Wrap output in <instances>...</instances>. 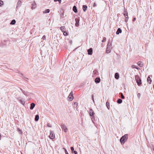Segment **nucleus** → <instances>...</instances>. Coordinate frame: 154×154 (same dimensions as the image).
I'll use <instances>...</instances> for the list:
<instances>
[{
  "mask_svg": "<svg viewBox=\"0 0 154 154\" xmlns=\"http://www.w3.org/2000/svg\"><path fill=\"white\" fill-rule=\"evenodd\" d=\"M94 74H95V73H96V71H94Z\"/></svg>",
  "mask_w": 154,
  "mask_h": 154,
  "instance_id": "obj_48",
  "label": "nucleus"
},
{
  "mask_svg": "<svg viewBox=\"0 0 154 154\" xmlns=\"http://www.w3.org/2000/svg\"><path fill=\"white\" fill-rule=\"evenodd\" d=\"M122 100L121 99H119L117 101V102L119 103L120 104L122 102Z\"/></svg>",
  "mask_w": 154,
  "mask_h": 154,
  "instance_id": "obj_25",
  "label": "nucleus"
},
{
  "mask_svg": "<svg viewBox=\"0 0 154 154\" xmlns=\"http://www.w3.org/2000/svg\"><path fill=\"white\" fill-rule=\"evenodd\" d=\"M20 90H21V91H22V93L23 92V91H23L22 89L20 88Z\"/></svg>",
  "mask_w": 154,
  "mask_h": 154,
  "instance_id": "obj_46",
  "label": "nucleus"
},
{
  "mask_svg": "<svg viewBox=\"0 0 154 154\" xmlns=\"http://www.w3.org/2000/svg\"><path fill=\"white\" fill-rule=\"evenodd\" d=\"M147 81L149 82V84H150L152 82V80L149 76H148L147 78Z\"/></svg>",
  "mask_w": 154,
  "mask_h": 154,
  "instance_id": "obj_23",
  "label": "nucleus"
},
{
  "mask_svg": "<svg viewBox=\"0 0 154 154\" xmlns=\"http://www.w3.org/2000/svg\"><path fill=\"white\" fill-rule=\"evenodd\" d=\"M128 134H125L122 136L120 139V141L122 144H124L127 140L128 138Z\"/></svg>",
  "mask_w": 154,
  "mask_h": 154,
  "instance_id": "obj_1",
  "label": "nucleus"
},
{
  "mask_svg": "<svg viewBox=\"0 0 154 154\" xmlns=\"http://www.w3.org/2000/svg\"><path fill=\"white\" fill-rule=\"evenodd\" d=\"M106 37H103V40H102V42H105L106 41Z\"/></svg>",
  "mask_w": 154,
  "mask_h": 154,
  "instance_id": "obj_33",
  "label": "nucleus"
},
{
  "mask_svg": "<svg viewBox=\"0 0 154 154\" xmlns=\"http://www.w3.org/2000/svg\"><path fill=\"white\" fill-rule=\"evenodd\" d=\"M19 102L22 105H24L25 104V102L22 99H20L19 100Z\"/></svg>",
  "mask_w": 154,
  "mask_h": 154,
  "instance_id": "obj_24",
  "label": "nucleus"
},
{
  "mask_svg": "<svg viewBox=\"0 0 154 154\" xmlns=\"http://www.w3.org/2000/svg\"><path fill=\"white\" fill-rule=\"evenodd\" d=\"M136 20V18H134L133 19V21H135Z\"/></svg>",
  "mask_w": 154,
  "mask_h": 154,
  "instance_id": "obj_45",
  "label": "nucleus"
},
{
  "mask_svg": "<svg viewBox=\"0 0 154 154\" xmlns=\"http://www.w3.org/2000/svg\"><path fill=\"white\" fill-rule=\"evenodd\" d=\"M23 94L26 96H28L29 95V93L28 92L25 91H23Z\"/></svg>",
  "mask_w": 154,
  "mask_h": 154,
  "instance_id": "obj_30",
  "label": "nucleus"
},
{
  "mask_svg": "<svg viewBox=\"0 0 154 154\" xmlns=\"http://www.w3.org/2000/svg\"><path fill=\"white\" fill-rule=\"evenodd\" d=\"M74 104L76 106V107H77L78 106V103L76 102L74 103Z\"/></svg>",
  "mask_w": 154,
  "mask_h": 154,
  "instance_id": "obj_42",
  "label": "nucleus"
},
{
  "mask_svg": "<svg viewBox=\"0 0 154 154\" xmlns=\"http://www.w3.org/2000/svg\"><path fill=\"white\" fill-rule=\"evenodd\" d=\"M121 98L122 99H124L125 98V97L123 95L122 93H121Z\"/></svg>",
  "mask_w": 154,
  "mask_h": 154,
  "instance_id": "obj_32",
  "label": "nucleus"
},
{
  "mask_svg": "<svg viewBox=\"0 0 154 154\" xmlns=\"http://www.w3.org/2000/svg\"><path fill=\"white\" fill-rule=\"evenodd\" d=\"M49 137L51 139H53L54 138L55 135L53 131H50Z\"/></svg>",
  "mask_w": 154,
  "mask_h": 154,
  "instance_id": "obj_4",
  "label": "nucleus"
},
{
  "mask_svg": "<svg viewBox=\"0 0 154 154\" xmlns=\"http://www.w3.org/2000/svg\"><path fill=\"white\" fill-rule=\"evenodd\" d=\"M60 29L63 32L65 30L66 28L64 26H62L60 27Z\"/></svg>",
  "mask_w": 154,
  "mask_h": 154,
  "instance_id": "obj_15",
  "label": "nucleus"
},
{
  "mask_svg": "<svg viewBox=\"0 0 154 154\" xmlns=\"http://www.w3.org/2000/svg\"><path fill=\"white\" fill-rule=\"evenodd\" d=\"M115 78L118 79L119 78V75L118 73H116L115 74Z\"/></svg>",
  "mask_w": 154,
  "mask_h": 154,
  "instance_id": "obj_16",
  "label": "nucleus"
},
{
  "mask_svg": "<svg viewBox=\"0 0 154 154\" xmlns=\"http://www.w3.org/2000/svg\"><path fill=\"white\" fill-rule=\"evenodd\" d=\"M70 42L71 43V44L72 43V41H70Z\"/></svg>",
  "mask_w": 154,
  "mask_h": 154,
  "instance_id": "obj_50",
  "label": "nucleus"
},
{
  "mask_svg": "<svg viewBox=\"0 0 154 154\" xmlns=\"http://www.w3.org/2000/svg\"><path fill=\"white\" fill-rule=\"evenodd\" d=\"M122 31L121 29L120 28H118L116 32V34L118 35L119 33H120L122 32Z\"/></svg>",
  "mask_w": 154,
  "mask_h": 154,
  "instance_id": "obj_13",
  "label": "nucleus"
},
{
  "mask_svg": "<svg viewBox=\"0 0 154 154\" xmlns=\"http://www.w3.org/2000/svg\"><path fill=\"white\" fill-rule=\"evenodd\" d=\"M68 97L70 101H71L73 100V95L72 94V91H71Z\"/></svg>",
  "mask_w": 154,
  "mask_h": 154,
  "instance_id": "obj_6",
  "label": "nucleus"
},
{
  "mask_svg": "<svg viewBox=\"0 0 154 154\" xmlns=\"http://www.w3.org/2000/svg\"><path fill=\"white\" fill-rule=\"evenodd\" d=\"M153 89H154V85H153Z\"/></svg>",
  "mask_w": 154,
  "mask_h": 154,
  "instance_id": "obj_49",
  "label": "nucleus"
},
{
  "mask_svg": "<svg viewBox=\"0 0 154 154\" xmlns=\"http://www.w3.org/2000/svg\"><path fill=\"white\" fill-rule=\"evenodd\" d=\"M35 104L34 103H31L30 104V109L31 110H32L35 107Z\"/></svg>",
  "mask_w": 154,
  "mask_h": 154,
  "instance_id": "obj_12",
  "label": "nucleus"
},
{
  "mask_svg": "<svg viewBox=\"0 0 154 154\" xmlns=\"http://www.w3.org/2000/svg\"><path fill=\"white\" fill-rule=\"evenodd\" d=\"M128 19H127V18H126V19H125V21L126 22H127V21H128Z\"/></svg>",
  "mask_w": 154,
  "mask_h": 154,
  "instance_id": "obj_47",
  "label": "nucleus"
},
{
  "mask_svg": "<svg viewBox=\"0 0 154 154\" xmlns=\"http://www.w3.org/2000/svg\"><path fill=\"white\" fill-rule=\"evenodd\" d=\"M97 6V5L96 3H94L93 4V7H95Z\"/></svg>",
  "mask_w": 154,
  "mask_h": 154,
  "instance_id": "obj_41",
  "label": "nucleus"
},
{
  "mask_svg": "<svg viewBox=\"0 0 154 154\" xmlns=\"http://www.w3.org/2000/svg\"><path fill=\"white\" fill-rule=\"evenodd\" d=\"M73 11L75 13H77L78 11L77 8L75 6H73L72 8Z\"/></svg>",
  "mask_w": 154,
  "mask_h": 154,
  "instance_id": "obj_14",
  "label": "nucleus"
},
{
  "mask_svg": "<svg viewBox=\"0 0 154 154\" xmlns=\"http://www.w3.org/2000/svg\"><path fill=\"white\" fill-rule=\"evenodd\" d=\"M61 127L63 130L64 132H66L67 131L68 129L64 124H62Z\"/></svg>",
  "mask_w": 154,
  "mask_h": 154,
  "instance_id": "obj_5",
  "label": "nucleus"
},
{
  "mask_svg": "<svg viewBox=\"0 0 154 154\" xmlns=\"http://www.w3.org/2000/svg\"><path fill=\"white\" fill-rule=\"evenodd\" d=\"M63 149H64L65 150V153L66 154H69L67 151L66 150V149L65 148H63Z\"/></svg>",
  "mask_w": 154,
  "mask_h": 154,
  "instance_id": "obj_35",
  "label": "nucleus"
},
{
  "mask_svg": "<svg viewBox=\"0 0 154 154\" xmlns=\"http://www.w3.org/2000/svg\"><path fill=\"white\" fill-rule=\"evenodd\" d=\"M63 32V35L64 36H67L68 35V33L66 32L65 31L64 32Z\"/></svg>",
  "mask_w": 154,
  "mask_h": 154,
  "instance_id": "obj_31",
  "label": "nucleus"
},
{
  "mask_svg": "<svg viewBox=\"0 0 154 154\" xmlns=\"http://www.w3.org/2000/svg\"><path fill=\"white\" fill-rule=\"evenodd\" d=\"M42 39L43 40H45L46 39V36L45 35L43 36Z\"/></svg>",
  "mask_w": 154,
  "mask_h": 154,
  "instance_id": "obj_38",
  "label": "nucleus"
},
{
  "mask_svg": "<svg viewBox=\"0 0 154 154\" xmlns=\"http://www.w3.org/2000/svg\"><path fill=\"white\" fill-rule=\"evenodd\" d=\"M100 78L97 77L95 79L94 81L96 83H99L100 82Z\"/></svg>",
  "mask_w": 154,
  "mask_h": 154,
  "instance_id": "obj_10",
  "label": "nucleus"
},
{
  "mask_svg": "<svg viewBox=\"0 0 154 154\" xmlns=\"http://www.w3.org/2000/svg\"><path fill=\"white\" fill-rule=\"evenodd\" d=\"M3 2L2 1H0V6H2L3 5Z\"/></svg>",
  "mask_w": 154,
  "mask_h": 154,
  "instance_id": "obj_34",
  "label": "nucleus"
},
{
  "mask_svg": "<svg viewBox=\"0 0 154 154\" xmlns=\"http://www.w3.org/2000/svg\"><path fill=\"white\" fill-rule=\"evenodd\" d=\"M50 10L49 9H47L45 10V11L43 12V13H49L50 12Z\"/></svg>",
  "mask_w": 154,
  "mask_h": 154,
  "instance_id": "obj_27",
  "label": "nucleus"
},
{
  "mask_svg": "<svg viewBox=\"0 0 154 154\" xmlns=\"http://www.w3.org/2000/svg\"><path fill=\"white\" fill-rule=\"evenodd\" d=\"M124 15L126 18H128V16L127 12L125 11L124 13Z\"/></svg>",
  "mask_w": 154,
  "mask_h": 154,
  "instance_id": "obj_19",
  "label": "nucleus"
},
{
  "mask_svg": "<svg viewBox=\"0 0 154 154\" xmlns=\"http://www.w3.org/2000/svg\"><path fill=\"white\" fill-rule=\"evenodd\" d=\"M17 131H18L20 134H22V131L21 129H20L19 128H17Z\"/></svg>",
  "mask_w": 154,
  "mask_h": 154,
  "instance_id": "obj_29",
  "label": "nucleus"
},
{
  "mask_svg": "<svg viewBox=\"0 0 154 154\" xmlns=\"http://www.w3.org/2000/svg\"><path fill=\"white\" fill-rule=\"evenodd\" d=\"M55 2H56L57 1H58L60 3L61 2V0H54Z\"/></svg>",
  "mask_w": 154,
  "mask_h": 154,
  "instance_id": "obj_40",
  "label": "nucleus"
},
{
  "mask_svg": "<svg viewBox=\"0 0 154 154\" xmlns=\"http://www.w3.org/2000/svg\"><path fill=\"white\" fill-rule=\"evenodd\" d=\"M88 52V55H91L92 54L93 49L92 48H90L89 49H88L87 50Z\"/></svg>",
  "mask_w": 154,
  "mask_h": 154,
  "instance_id": "obj_7",
  "label": "nucleus"
},
{
  "mask_svg": "<svg viewBox=\"0 0 154 154\" xmlns=\"http://www.w3.org/2000/svg\"><path fill=\"white\" fill-rule=\"evenodd\" d=\"M47 125L48 127H51V124L49 123H48V124Z\"/></svg>",
  "mask_w": 154,
  "mask_h": 154,
  "instance_id": "obj_39",
  "label": "nucleus"
},
{
  "mask_svg": "<svg viewBox=\"0 0 154 154\" xmlns=\"http://www.w3.org/2000/svg\"><path fill=\"white\" fill-rule=\"evenodd\" d=\"M16 23V20H13L10 23L11 25H14Z\"/></svg>",
  "mask_w": 154,
  "mask_h": 154,
  "instance_id": "obj_21",
  "label": "nucleus"
},
{
  "mask_svg": "<svg viewBox=\"0 0 154 154\" xmlns=\"http://www.w3.org/2000/svg\"><path fill=\"white\" fill-rule=\"evenodd\" d=\"M71 149L72 152H73V151H74V148L73 147H71Z\"/></svg>",
  "mask_w": 154,
  "mask_h": 154,
  "instance_id": "obj_37",
  "label": "nucleus"
},
{
  "mask_svg": "<svg viewBox=\"0 0 154 154\" xmlns=\"http://www.w3.org/2000/svg\"><path fill=\"white\" fill-rule=\"evenodd\" d=\"M106 106L108 109H109V103L108 102H107L106 103Z\"/></svg>",
  "mask_w": 154,
  "mask_h": 154,
  "instance_id": "obj_28",
  "label": "nucleus"
},
{
  "mask_svg": "<svg viewBox=\"0 0 154 154\" xmlns=\"http://www.w3.org/2000/svg\"><path fill=\"white\" fill-rule=\"evenodd\" d=\"M112 46L111 42L110 41H109L108 42L107 45V47L106 50V53H109L110 52L112 48Z\"/></svg>",
  "mask_w": 154,
  "mask_h": 154,
  "instance_id": "obj_2",
  "label": "nucleus"
},
{
  "mask_svg": "<svg viewBox=\"0 0 154 154\" xmlns=\"http://www.w3.org/2000/svg\"><path fill=\"white\" fill-rule=\"evenodd\" d=\"M135 79L136 82L138 86H140L141 84V80L138 75L135 76Z\"/></svg>",
  "mask_w": 154,
  "mask_h": 154,
  "instance_id": "obj_3",
  "label": "nucleus"
},
{
  "mask_svg": "<svg viewBox=\"0 0 154 154\" xmlns=\"http://www.w3.org/2000/svg\"><path fill=\"white\" fill-rule=\"evenodd\" d=\"M94 114V111L92 109H90L89 110V115L90 116H93Z\"/></svg>",
  "mask_w": 154,
  "mask_h": 154,
  "instance_id": "obj_9",
  "label": "nucleus"
},
{
  "mask_svg": "<svg viewBox=\"0 0 154 154\" xmlns=\"http://www.w3.org/2000/svg\"><path fill=\"white\" fill-rule=\"evenodd\" d=\"M137 64L138 65V66L140 67H142L143 66V63L140 61H139L137 63Z\"/></svg>",
  "mask_w": 154,
  "mask_h": 154,
  "instance_id": "obj_18",
  "label": "nucleus"
},
{
  "mask_svg": "<svg viewBox=\"0 0 154 154\" xmlns=\"http://www.w3.org/2000/svg\"><path fill=\"white\" fill-rule=\"evenodd\" d=\"M73 152L75 154H77L78 153L77 152L75 151H74Z\"/></svg>",
  "mask_w": 154,
  "mask_h": 154,
  "instance_id": "obj_43",
  "label": "nucleus"
},
{
  "mask_svg": "<svg viewBox=\"0 0 154 154\" xmlns=\"http://www.w3.org/2000/svg\"><path fill=\"white\" fill-rule=\"evenodd\" d=\"M140 94L139 93H138L137 94V97L139 99L140 98Z\"/></svg>",
  "mask_w": 154,
  "mask_h": 154,
  "instance_id": "obj_36",
  "label": "nucleus"
},
{
  "mask_svg": "<svg viewBox=\"0 0 154 154\" xmlns=\"http://www.w3.org/2000/svg\"><path fill=\"white\" fill-rule=\"evenodd\" d=\"M21 4H22L20 0L18 1L17 4V5L16 8H18V7H20L21 6Z\"/></svg>",
  "mask_w": 154,
  "mask_h": 154,
  "instance_id": "obj_8",
  "label": "nucleus"
},
{
  "mask_svg": "<svg viewBox=\"0 0 154 154\" xmlns=\"http://www.w3.org/2000/svg\"><path fill=\"white\" fill-rule=\"evenodd\" d=\"M32 7L31 8L32 9L35 8L36 4V3L35 1H34L33 2H32Z\"/></svg>",
  "mask_w": 154,
  "mask_h": 154,
  "instance_id": "obj_17",
  "label": "nucleus"
},
{
  "mask_svg": "<svg viewBox=\"0 0 154 154\" xmlns=\"http://www.w3.org/2000/svg\"><path fill=\"white\" fill-rule=\"evenodd\" d=\"M87 8V7L86 5H83V7H82L83 10L84 11H85L86 10Z\"/></svg>",
  "mask_w": 154,
  "mask_h": 154,
  "instance_id": "obj_20",
  "label": "nucleus"
},
{
  "mask_svg": "<svg viewBox=\"0 0 154 154\" xmlns=\"http://www.w3.org/2000/svg\"><path fill=\"white\" fill-rule=\"evenodd\" d=\"M75 20L76 21V23H75V25L76 26L78 27L79 26V19H77V18H75Z\"/></svg>",
  "mask_w": 154,
  "mask_h": 154,
  "instance_id": "obj_11",
  "label": "nucleus"
},
{
  "mask_svg": "<svg viewBox=\"0 0 154 154\" xmlns=\"http://www.w3.org/2000/svg\"><path fill=\"white\" fill-rule=\"evenodd\" d=\"M131 67L133 68L137 69H139V68L138 67H137L136 65H132L131 66Z\"/></svg>",
  "mask_w": 154,
  "mask_h": 154,
  "instance_id": "obj_26",
  "label": "nucleus"
},
{
  "mask_svg": "<svg viewBox=\"0 0 154 154\" xmlns=\"http://www.w3.org/2000/svg\"><path fill=\"white\" fill-rule=\"evenodd\" d=\"M39 119V116L38 115H36L35 116V121H38V120Z\"/></svg>",
  "mask_w": 154,
  "mask_h": 154,
  "instance_id": "obj_22",
  "label": "nucleus"
},
{
  "mask_svg": "<svg viewBox=\"0 0 154 154\" xmlns=\"http://www.w3.org/2000/svg\"><path fill=\"white\" fill-rule=\"evenodd\" d=\"M1 137V134H0V137Z\"/></svg>",
  "mask_w": 154,
  "mask_h": 154,
  "instance_id": "obj_51",
  "label": "nucleus"
},
{
  "mask_svg": "<svg viewBox=\"0 0 154 154\" xmlns=\"http://www.w3.org/2000/svg\"><path fill=\"white\" fill-rule=\"evenodd\" d=\"M92 100H93V102H94V95H92Z\"/></svg>",
  "mask_w": 154,
  "mask_h": 154,
  "instance_id": "obj_44",
  "label": "nucleus"
}]
</instances>
